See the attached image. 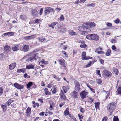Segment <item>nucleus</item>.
<instances>
[{
    "label": "nucleus",
    "mask_w": 121,
    "mask_h": 121,
    "mask_svg": "<svg viewBox=\"0 0 121 121\" xmlns=\"http://www.w3.org/2000/svg\"><path fill=\"white\" fill-rule=\"evenodd\" d=\"M116 108V105L114 102L111 103L107 107V110L110 112L112 113Z\"/></svg>",
    "instance_id": "1"
},
{
    "label": "nucleus",
    "mask_w": 121,
    "mask_h": 121,
    "mask_svg": "<svg viewBox=\"0 0 121 121\" xmlns=\"http://www.w3.org/2000/svg\"><path fill=\"white\" fill-rule=\"evenodd\" d=\"M96 25L93 22H91L89 23H86L83 24V25L85 27H87L89 29V28H92L95 26Z\"/></svg>",
    "instance_id": "2"
},
{
    "label": "nucleus",
    "mask_w": 121,
    "mask_h": 121,
    "mask_svg": "<svg viewBox=\"0 0 121 121\" xmlns=\"http://www.w3.org/2000/svg\"><path fill=\"white\" fill-rule=\"evenodd\" d=\"M83 26H79L78 27V30L82 32L87 30L88 32H90L91 30L90 29L88 28H87V27H84L83 25V24H82Z\"/></svg>",
    "instance_id": "3"
},
{
    "label": "nucleus",
    "mask_w": 121,
    "mask_h": 121,
    "mask_svg": "<svg viewBox=\"0 0 121 121\" xmlns=\"http://www.w3.org/2000/svg\"><path fill=\"white\" fill-rule=\"evenodd\" d=\"M13 86L17 89L19 90L23 89L24 88V85H20L16 82L14 84Z\"/></svg>",
    "instance_id": "4"
},
{
    "label": "nucleus",
    "mask_w": 121,
    "mask_h": 121,
    "mask_svg": "<svg viewBox=\"0 0 121 121\" xmlns=\"http://www.w3.org/2000/svg\"><path fill=\"white\" fill-rule=\"evenodd\" d=\"M54 9L50 7H47L45 9L44 11L45 14V15L49 13L51 11H54Z\"/></svg>",
    "instance_id": "5"
},
{
    "label": "nucleus",
    "mask_w": 121,
    "mask_h": 121,
    "mask_svg": "<svg viewBox=\"0 0 121 121\" xmlns=\"http://www.w3.org/2000/svg\"><path fill=\"white\" fill-rule=\"evenodd\" d=\"M37 54H34V55L33 54L32 55V54H31V55H32V57H30L29 58H28L26 60V61L28 62L29 61H33V59H34L35 60H37V57L36 56Z\"/></svg>",
    "instance_id": "6"
},
{
    "label": "nucleus",
    "mask_w": 121,
    "mask_h": 121,
    "mask_svg": "<svg viewBox=\"0 0 121 121\" xmlns=\"http://www.w3.org/2000/svg\"><path fill=\"white\" fill-rule=\"evenodd\" d=\"M103 74L107 77H110L111 75V73L109 71L104 70L103 71Z\"/></svg>",
    "instance_id": "7"
},
{
    "label": "nucleus",
    "mask_w": 121,
    "mask_h": 121,
    "mask_svg": "<svg viewBox=\"0 0 121 121\" xmlns=\"http://www.w3.org/2000/svg\"><path fill=\"white\" fill-rule=\"evenodd\" d=\"M59 62H60V64L64 67H65L66 63V62L65 60L63 58L60 59L59 60Z\"/></svg>",
    "instance_id": "8"
},
{
    "label": "nucleus",
    "mask_w": 121,
    "mask_h": 121,
    "mask_svg": "<svg viewBox=\"0 0 121 121\" xmlns=\"http://www.w3.org/2000/svg\"><path fill=\"white\" fill-rule=\"evenodd\" d=\"M88 93L84 91L80 93L81 98L82 99H84L86 97V95H87Z\"/></svg>",
    "instance_id": "9"
},
{
    "label": "nucleus",
    "mask_w": 121,
    "mask_h": 121,
    "mask_svg": "<svg viewBox=\"0 0 121 121\" xmlns=\"http://www.w3.org/2000/svg\"><path fill=\"white\" fill-rule=\"evenodd\" d=\"M32 14L34 17H37L38 16V13L36 9H35L32 10Z\"/></svg>",
    "instance_id": "10"
},
{
    "label": "nucleus",
    "mask_w": 121,
    "mask_h": 121,
    "mask_svg": "<svg viewBox=\"0 0 121 121\" xmlns=\"http://www.w3.org/2000/svg\"><path fill=\"white\" fill-rule=\"evenodd\" d=\"M92 40L96 41L98 40L99 39V37L98 35L95 34H92Z\"/></svg>",
    "instance_id": "11"
},
{
    "label": "nucleus",
    "mask_w": 121,
    "mask_h": 121,
    "mask_svg": "<svg viewBox=\"0 0 121 121\" xmlns=\"http://www.w3.org/2000/svg\"><path fill=\"white\" fill-rule=\"evenodd\" d=\"M75 90L77 91H80V88L79 83L77 82L75 83Z\"/></svg>",
    "instance_id": "12"
},
{
    "label": "nucleus",
    "mask_w": 121,
    "mask_h": 121,
    "mask_svg": "<svg viewBox=\"0 0 121 121\" xmlns=\"http://www.w3.org/2000/svg\"><path fill=\"white\" fill-rule=\"evenodd\" d=\"M31 110L30 108L28 107L26 110V116L28 117H30L31 113Z\"/></svg>",
    "instance_id": "13"
},
{
    "label": "nucleus",
    "mask_w": 121,
    "mask_h": 121,
    "mask_svg": "<svg viewBox=\"0 0 121 121\" xmlns=\"http://www.w3.org/2000/svg\"><path fill=\"white\" fill-rule=\"evenodd\" d=\"M5 52H7V53H9L11 51V49L10 47L8 45L5 46L4 48Z\"/></svg>",
    "instance_id": "14"
},
{
    "label": "nucleus",
    "mask_w": 121,
    "mask_h": 121,
    "mask_svg": "<svg viewBox=\"0 0 121 121\" xmlns=\"http://www.w3.org/2000/svg\"><path fill=\"white\" fill-rule=\"evenodd\" d=\"M60 98L61 100H65L66 99L65 95L63 93H60Z\"/></svg>",
    "instance_id": "15"
},
{
    "label": "nucleus",
    "mask_w": 121,
    "mask_h": 121,
    "mask_svg": "<svg viewBox=\"0 0 121 121\" xmlns=\"http://www.w3.org/2000/svg\"><path fill=\"white\" fill-rule=\"evenodd\" d=\"M16 65V63H14L10 64L9 67V69L11 70H12L15 68Z\"/></svg>",
    "instance_id": "16"
},
{
    "label": "nucleus",
    "mask_w": 121,
    "mask_h": 121,
    "mask_svg": "<svg viewBox=\"0 0 121 121\" xmlns=\"http://www.w3.org/2000/svg\"><path fill=\"white\" fill-rule=\"evenodd\" d=\"M20 45H16L15 46L13 47L12 49L13 51H15L18 50L20 48Z\"/></svg>",
    "instance_id": "17"
},
{
    "label": "nucleus",
    "mask_w": 121,
    "mask_h": 121,
    "mask_svg": "<svg viewBox=\"0 0 121 121\" xmlns=\"http://www.w3.org/2000/svg\"><path fill=\"white\" fill-rule=\"evenodd\" d=\"M34 66L32 64H29L26 66V68L27 69H34Z\"/></svg>",
    "instance_id": "18"
},
{
    "label": "nucleus",
    "mask_w": 121,
    "mask_h": 121,
    "mask_svg": "<svg viewBox=\"0 0 121 121\" xmlns=\"http://www.w3.org/2000/svg\"><path fill=\"white\" fill-rule=\"evenodd\" d=\"M26 69L25 68H22L21 69H19L17 70V71L18 72L20 73L22 72L23 73L25 72Z\"/></svg>",
    "instance_id": "19"
},
{
    "label": "nucleus",
    "mask_w": 121,
    "mask_h": 121,
    "mask_svg": "<svg viewBox=\"0 0 121 121\" xmlns=\"http://www.w3.org/2000/svg\"><path fill=\"white\" fill-rule=\"evenodd\" d=\"M33 82H28L26 85L27 88V89H29L30 88L31 86L33 85Z\"/></svg>",
    "instance_id": "20"
},
{
    "label": "nucleus",
    "mask_w": 121,
    "mask_h": 121,
    "mask_svg": "<svg viewBox=\"0 0 121 121\" xmlns=\"http://www.w3.org/2000/svg\"><path fill=\"white\" fill-rule=\"evenodd\" d=\"M44 91L46 95H51V93L49 92L47 88H45Z\"/></svg>",
    "instance_id": "21"
},
{
    "label": "nucleus",
    "mask_w": 121,
    "mask_h": 121,
    "mask_svg": "<svg viewBox=\"0 0 121 121\" xmlns=\"http://www.w3.org/2000/svg\"><path fill=\"white\" fill-rule=\"evenodd\" d=\"M38 40L39 41L43 42L45 40V38L43 37V36H40L38 38Z\"/></svg>",
    "instance_id": "22"
},
{
    "label": "nucleus",
    "mask_w": 121,
    "mask_h": 121,
    "mask_svg": "<svg viewBox=\"0 0 121 121\" xmlns=\"http://www.w3.org/2000/svg\"><path fill=\"white\" fill-rule=\"evenodd\" d=\"M29 49V47L28 45H25L23 47V49L25 51H27Z\"/></svg>",
    "instance_id": "23"
},
{
    "label": "nucleus",
    "mask_w": 121,
    "mask_h": 121,
    "mask_svg": "<svg viewBox=\"0 0 121 121\" xmlns=\"http://www.w3.org/2000/svg\"><path fill=\"white\" fill-rule=\"evenodd\" d=\"M13 100H11V99H9L8 101L5 104V105L6 106H8L11 103V102H13Z\"/></svg>",
    "instance_id": "24"
},
{
    "label": "nucleus",
    "mask_w": 121,
    "mask_h": 121,
    "mask_svg": "<svg viewBox=\"0 0 121 121\" xmlns=\"http://www.w3.org/2000/svg\"><path fill=\"white\" fill-rule=\"evenodd\" d=\"M72 96L75 98H77L78 96V94L77 92L74 91L73 92Z\"/></svg>",
    "instance_id": "25"
},
{
    "label": "nucleus",
    "mask_w": 121,
    "mask_h": 121,
    "mask_svg": "<svg viewBox=\"0 0 121 121\" xmlns=\"http://www.w3.org/2000/svg\"><path fill=\"white\" fill-rule=\"evenodd\" d=\"M21 18L23 20H26L27 18L26 16L25 15H22L20 16Z\"/></svg>",
    "instance_id": "26"
},
{
    "label": "nucleus",
    "mask_w": 121,
    "mask_h": 121,
    "mask_svg": "<svg viewBox=\"0 0 121 121\" xmlns=\"http://www.w3.org/2000/svg\"><path fill=\"white\" fill-rule=\"evenodd\" d=\"M66 29L65 28H63L61 29L60 32L61 33H64L66 32Z\"/></svg>",
    "instance_id": "27"
},
{
    "label": "nucleus",
    "mask_w": 121,
    "mask_h": 121,
    "mask_svg": "<svg viewBox=\"0 0 121 121\" xmlns=\"http://www.w3.org/2000/svg\"><path fill=\"white\" fill-rule=\"evenodd\" d=\"M69 33L70 35H75L76 34V33L73 30L69 31Z\"/></svg>",
    "instance_id": "28"
},
{
    "label": "nucleus",
    "mask_w": 121,
    "mask_h": 121,
    "mask_svg": "<svg viewBox=\"0 0 121 121\" xmlns=\"http://www.w3.org/2000/svg\"><path fill=\"white\" fill-rule=\"evenodd\" d=\"M100 103L97 102L95 103V106L96 109H99V105Z\"/></svg>",
    "instance_id": "29"
},
{
    "label": "nucleus",
    "mask_w": 121,
    "mask_h": 121,
    "mask_svg": "<svg viewBox=\"0 0 121 121\" xmlns=\"http://www.w3.org/2000/svg\"><path fill=\"white\" fill-rule=\"evenodd\" d=\"M95 5V3H94L90 4H88L86 5V6L88 7H94Z\"/></svg>",
    "instance_id": "30"
},
{
    "label": "nucleus",
    "mask_w": 121,
    "mask_h": 121,
    "mask_svg": "<svg viewBox=\"0 0 121 121\" xmlns=\"http://www.w3.org/2000/svg\"><path fill=\"white\" fill-rule=\"evenodd\" d=\"M33 35H31L30 36H26L24 37V39H30L33 38Z\"/></svg>",
    "instance_id": "31"
},
{
    "label": "nucleus",
    "mask_w": 121,
    "mask_h": 121,
    "mask_svg": "<svg viewBox=\"0 0 121 121\" xmlns=\"http://www.w3.org/2000/svg\"><path fill=\"white\" fill-rule=\"evenodd\" d=\"M41 62L42 64H47L48 63V62L47 61L45 60L44 59H42L41 60Z\"/></svg>",
    "instance_id": "32"
},
{
    "label": "nucleus",
    "mask_w": 121,
    "mask_h": 121,
    "mask_svg": "<svg viewBox=\"0 0 121 121\" xmlns=\"http://www.w3.org/2000/svg\"><path fill=\"white\" fill-rule=\"evenodd\" d=\"M116 92L118 94H121V87H118L117 89Z\"/></svg>",
    "instance_id": "33"
},
{
    "label": "nucleus",
    "mask_w": 121,
    "mask_h": 121,
    "mask_svg": "<svg viewBox=\"0 0 121 121\" xmlns=\"http://www.w3.org/2000/svg\"><path fill=\"white\" fill-rule=\"evenodd\" d=\"M92 34L87 35L86 37L87 38L89 39H92Z\"/></svg>",
    "instance_id": "34"
},
{
    "label": "nucleus",
    "mask_w": 121,
    "mask_h": 121,
    "mask_svg": "<svg viewBox=\"0 0 121 121\" xmlns=\"http://www.w3.org/2000/svg\"><path fill=\"white\" fill-rule=\"evenodd\" d=\"M1 107L2 108L3 110L5 111L6 110L7 106L5 105H1Z\"/></svg>",
    "instance_id": "35"
},
{
    "label": "nucleus",
    "mask_w": 121,
    "mask_h": 121,
    "mask_svg": "<svg viewBox=\"0 0 121 121\" xmlns=\"http://www.w3.org/2000/svg\"><path fill=\"white\" fill-rule=\"evenodd\" d=\"M113 121H119L118 117L116 116H115L113 118Z\"/></svg>",
    "instance_id": "36"
},
{
    "label": "nucleus",
    "mask_w": 121,
    "mask_h": 121,
    "mask_svg": "<svg viewBox=\"0 0 121 121\" xmlns=\"http://www.w3.org/2000/svg\"><path fill=\"white\" fill-rule=\"evenodd\" d=\"M87 86L94 93H95V90L93 88L91 87L90 86L88 85H87Z\"/></svg>",
    "instance_id": "37"
},
{
    "label": "nucleus",
    "mask_w": 121,
    "mask_h": 121,
    "mask_svg": "<svg viewBox=\"0 0 121 121\" xmlns=\"http://www.w3.org/2000/svg\"><path fill=\"white\" fill-rule=\"evenodd\" d=\"M111 52V50H108L106 53V56H109Z\"/></svg>",
    "instance_id": "38"
},
{
    "label": "nucleus",
    "mask_w": 121,
    "mask_h": 121,
    "mask_svg": "<svg viewBox=\"0 0 121 121\" xmlns=\"http://www.w3.org/2000/svg\"><path fill=\"white\" fill-rule=\"evenodd\" d=\"M79 109L80 112L82 113H83L85 111L84 109L81 107H80Z\"/></svg>",
    "instance_id": "39"
},
{
    "label": "nucleus",
    "mask_w": 121,
    "mask_h": 121,
    "mask_svg": "<svg viewBox=\"0 0 121 121\" xmlns=\"http://www.w3.org/2000/svg\"><path fill=\"white\" fill-rule=\"evenodd\" d=\"M113 71L115 72L116 75H117L118 73V70L116 68H114L113 69Z\"/></svg>",
    "instance_id": "40"
},
{
    "label": "nucleus",
    "mask_w": 121,
    "mask_h": 121,
    "mask_svg": "<svg viewBox=\"0 0 121 121\" xmlns=\"http://www.w3.org/2000/svg\"><path fill=\"white\" fill-rule=\"evenodd\" d=\"M94 63H92V62L91 61H90L89 62V63L87 64L86 65V67H90L92 64H93Z\"/></svg>",
    "instance_id": "41"
},
{
    "label": "nucleus",
    "mask_w": 121,
    "mask_h": 121,
    "mask_svg": "<svg viewBox=\"0 0 121 121\" xmlns=\"http://www.w3.org/2000/svg\"><path fill=\"white\" fill-rule=\"evenodd\" d=\"M39 51V49H36L34 50L33 52H32L31 53V54H32V55L33 54L34 55V54H35V53L38 52Z\"/></svg>",
    "instance_id": "42"
},
{
    "label": "nucleus",
    "mask_w": 121,
    "mask_h": 121,
    "mask_svg": "<svg viewBox=\"0 0 121 121\" xmlns=\"http://www.w3.org/2000/svg\"><path fill=\"white\" fill-rule=\"evenodd\" d=\"M90 57L85 56L82 57V59L83 60H86L90 59Z\"/></svg>",
    "instance_id": "43"
},
{
    "label": "nucleus",
    "mask_w": 121,
    "mask_h": 121,
    "mask_svg": "<svg viewBox=\"0 0 121 121\" xmlns=\"http://www.w3.org/2000/svg\"><path fill=\"white\" fill-rule=\"evenodd\" d=\"M82 35H86L87 34V32H88L87 30L83 31H82Z\"/></svg>",
    "instance_id": "44"
},
{
    "label": "nucleus",
    "mask_w": 121,
    "mask_h": 121,
    "mask_svg": "<svg viewBox=\"0 0 121 121\" xmlns=\"http://www.w3.org/2000/svg\"><path fill=\"white\" fill-rule=\"evenodd\" d=\"M96 73L98 75H99L100 77H101V75L100 74V71L99 70H96Z\"/></svg>",
    "instance_id": "45"
},
{
    "label": "nucleus",
    "mask_w": 121,
    "mask_h": 121,
    "mask_svg": "<svg viewBox=\"0 0 121 121\" xmlns=\"http://www.w3.org/2000/svg\"><path fill=\"white\" fill-rule=\"evenodd\" d=\"M67 109V108L66 109ZM69 112L67 110H65L64 112V113L65 116H66L68 115L69 114Z\"/></svg>",
    "instance_id": "46"
},
{
    "label": "nucleus",
    "mask_w": 121,
    "mask_h": 121,
    "mask_svg": "<svg viewBox=\"0 0 121 121\" xmlns=\"http://www.w3.org/2000/svg\"><path fill=\"white\" fill-rule=\"evenodd\" d=\"M95 52L98 54H104V52L101 51H98V50L96 51Z\"/></svg>",
    "instance_id": "47"
},
{
    "label": "nucleus",
    "mask_w": 121,
    "mask_h": 121,
    "mask_svg": "<svg viewBox=\"0 0 121 121\" xmlns=\"http://www.w3.org/2000/svg\"><path fill=\"white\" fill-rule=\"evenodd\" d=\"M24 77L25 78H30V77L28 75L27 73L25 74L24 75Z\"/></svg>",
    "instance_id": "48"
},
{
    "label": "nucleus",
    "mask_w": 121,
    "mask_h": 121,
    "mask_svg": "<svg viewBox=\"0 0 121 121\" xmlns=\"http://www.w3.org/2000/svg\"><path fill=\"white\" fill-rule=\"evenodd\" d=\"M87 45L86 44H81L80 45V47L82 48H84L86 47Z\"/></svg>",
    "instance_id": "49"
},
{
    "label": "nucleus",
    "mask_w": 121,
    "mask_h": 121,
    "mask_svg": "<svg viewBox=\"0 0 121 121\" xmlns=\"http://www.w3.org/2000/svg\"><path fill=\"white\" fill-rule=\"evenodd\" d=\"M63 89V90L64 92L65 93L67 92V90L66 87L64 86L62 87Z\"/></svg>",
    "instance_id": "50"
},
{
    "label": "nucleus",
    "mask_w": 121,
    "mask_h": 121,
    "mask_svg": "<svg viewBox=\"0 0 121 121\" xmlns=\"http://www.w3.org/2000/svg\"><path fill=\"white\" fill-rule=\"evenodd\" d=\"M78 117L79 118V119H80V121H82V120L83 119V116L82 115H81L80 114H79L78 115Z\"/></svg>",
    "instance_id": "51"
},
{
    "label": "nucleus",
    "mask_w": 121,
    "mask_h": 121,
    "mask_svg": "<svg viewBox=\"0 0 121 121\" xmlns=\"http://www.w3.org/2000/svg\"><path fill=\"white\" fill-rule=\"evenodd\" d=\"M9 36H13L14 34V33L11 32H9Z\"/></svg>",
    "instance_id": "52"
},
{
    "label": "nucleus",
    "mask_w": 121,
    "mask_h": 121,
    "mask_svg": "<svg viewBox=\"0 0 121 121\" xmlns=\"http://www.w3.org/2000/svg\"><path fill=\"white\" fill-rule=\"evenodd\" d=\"M54 77L58 81H60V78H59L58 77L55 76H54Z\"/></svg>",
    "instance_id": "53"
},
{
    "label": "nucleus",
    "mask_w": 121,
    "mask_h": 121,
    "mask_svg": "<svg viewBox=\"0 0 121 121\" xmlns=\"http://www.w3.org/2000/svg\"><path fill=\"white\" fill-rule=\"evenodd\" d=\"M52 83H50L48 85L47 87L48 88H50L52 86Z\"/></svg>",
    "instance_id": "54"
},
{
    "label": "nucleus",
    "mask_w": 121,
    "mask_h": 121,
    "mask_svg": "<svg viewBox=\"0 0 121 121\" xmlns=\"http://www.w3.org/2000/svg\"><path fill=\"white\" fill-rule=\"evenodd\" d=\"M119 22V20L118 18L116 20L114 21V22L116 24L118 23Z\"/></svg>",
    "instance_id": "55"
},
{
    "label": "nucleus",
    "mask_w": 121,
    "mask_h": 121,
    "mask_svg": "<svg viewBox=\"0 0 121 121\" xmlns=\"http://www.w3.org/2000/svg\"><path fill=\"white\" fill-rule=\"evenodd\" d=\"M56 88H54L53 89V90L52 92V93L53 94H55L56 92Z\"/></svg>",
    "instance_id": "56"
},
{
    "label": "nucleus",
    "mask_w": 121,
    "mask_h": 121,
    "mask_svg": "<svg viewBox=\"0 0 121 121\" xmlns=\"http://www.w3.org/2000/svg\"><path fill=\"white\" fill-rule=\"evenodd\" d=\"M43 8H42L40 9V11L39 12V14L40 15L42 14V13L43 12Z\"/></svg>",
    "instance_id": "57"
},
{
    "label": "nucleus",
    "mask_w": 121,
    "mask_h": 121,
    "mask_svg": "<svg viewBox=\"0 0 121 121\" xmlns=\"http://www.w3.org/2000/svg\"><path fill=\"white\" fill-rule=\"evenodd\" d=\"M60 21H62L64 20V17L63 15H61L60 17Z\"/></svg>",
    "instance_id": "58"
},
{
    "label": "nucleus",
    "mask_w": 121,
    "mask_h": 121,
    "mask_svg": "<svg viewBox=\"0 0 121 121\" xmlns=\"http://www.w3.org/2000/svg\"><path fill=\"white\" fill-rule=\"evenodd\" d=\"M107 117H105L103 118L102 121H107Z\"/></svg>",
    "instance_id": "59"
},
{
    "label": "nucleus",
    "mask_w": 121,
    "mask_h": 121,
    "mask_svg": "<svg viewBox=\"0 0 121 121\" xmlns=\"http://www.w3.org/2000/svg\"><path fill=\"white\" fill-rule=\"evenodd\" d=\"M58 23V22H54L53 23H52L51 24L52 25H53L54 26L56 25Z\"/></svg>",
    "instance_id": "60"
},
{
    "label": "nucleus",
    "mask_w": 121,
    "mask_h": 121,
    "mask_svg": "<svg viewBox=\"0 0 121 121\" xmlns=\"http://www.w3.org/2000/svg\"><path fill=\"white\" fill-rule=\"evenodd\" d=\"M107 26L108 27H111L112 26V24L110 23H108L107 24Z\"/></svg>",
    "instance_id": "61"
},
{
    "label": "nucleus",
    "mask_w": 121,
    "mask_h": 121,
    "mask_svg": "<svg viewBox=\"0 0 121 121\" xmlns=\"http://www.w3.org/2000/svg\"><path fill=\"white\" fill-rule=\"evenodd\" d=\"M82 57L85 56L86 55V52H82Z\"/></svg>",
    "instance_id": "62"
},
{
    "label": "nucleus",
    "mask_w": 121,
    "mask_h": 121,
    "mask_svg": "<svg viewBox=\"0 0 121 121\" xmlns=\"http://www.w3.org/2000/svg\"><path fill=\"white\" fill-rule=\"evenodd\" d=\"M11 106L13 108H15L16 106V105L15 104H12Z\"/></svg>",
    "instance_id": "63"
},
{
    "label": "nucleus",
    "mask_w": 121,
    "mask_h": 121,
    "mask_svg": "<svg viewBox=\"0 0 121 121\" xmlns=\"http://www.w3.org/2000/svg\"><path fill=\"white\" fill-rule=\"evenodd\" d=\"M112 49L113 50H114L116 48L115 46L114 45L112 46Z\"/></svg>",
    "instance_id": "64"
}]
</instances>
